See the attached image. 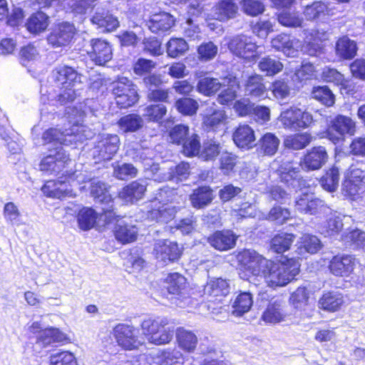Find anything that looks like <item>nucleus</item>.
I'll return each instance as SVG.
<instances>
[{
  "label": "nucleus",
  "mask_w": 365,
  "mask_h": 365,
  "mask_svg": "<svg viewBox=\"0 0 365 365\" xmlns=\"http://www.w3.org/2000/svg\"><path fill=\"white\" fill-rule=\"evenodd\" d=\"M66 113L72 124L69 128L61 131L58 128L46 130L42 136L45 145H53L54 148L48 147L50 153L40 162V170L49 174H58L71 163L68 154L62 145H77L91 138L94 133L85 125L81 124L83 113L75 108H67Z\"/></svg>",
  "instance_id": "1"
},
{
  "label": "nucleus",
  "mask_w": 365,
  "mask_h": 365,
  "mask_svg": "<svg viewBox=\"0 0 365 365\" xmlns=\"http://www.w3.org/2000/svg\"><path fill=\"white\" fill-rule=\"evenodd\" d=\"M52 77L56 86L60 90L56 96V101L61 105L73 102L76 98L73 87L80 81L77 71L70 66H58L53 71Z\"/></svg>",
  "instance_id": "2"
},
{
  "label": "nucleus",
  "mask_w": 365,
  "mask_h": 365,
  "mask_svg": "<svg viewBox=\"0 0 365 365\" xmlns=\"http://www.w3.org/2000/svg\"><path fill=\"white\" fill-rule=\"evenodd\" d=\"M299 272V264L294 258L287 259L284 262L274 263L272 261L265 281L272 288L284 287L291 282Z\"/></svg>",
  "instance_id": "3"
},
{
  "label": "nucleus",
  "mask_w": 365,
  "mask_h": 365,
  "mask_svg": "<svg viewBox=\"0 0 365 365\" xmlns=\"http://www.w3.org/2000/svg\"><path fill=\"white\" fill-rule=\"evenodd\" d=\"M141 329L149 342L156 345L168 344L173 337L174 330L167 327L165 319H145Z\"/></svg>",
  "instance_id": "4"
},
{
  "label": "nucleus",
  "mask_w": 365,
  "mask_h": 365,
  "mask_svg": "<svg viewBox=\"0 0 365 365\" xmlns=\"http://www.w3.org/2000/svg\"><path fill=\"white\" fill-rule=\"evenodd\" d=\"M113 93L121 108L133 106L138 101L137 86L127 77H120L113 83Z\"/></svg>",
  "instance_id": "5"
},
{
  "label": "nucleus",
  "mask_w": 365,
  "mask_h": 365,
  "mask_svg": "<svg viewBox=\"0 0 365 365\" xmlns=\"http://www.w3.org/2000/svg\"><path fill=\"white\" fill-rule=\"evenodd\" d=\"M119 144V137L115 134L99 135L91 150V155L96 162L109 160L116 154Z\"/></svg>",
  "instance_id": "6"
},
{
  "label": "nucleus",
  "mask_w": 365,
  "mask_h": 365,
  "mask_svg": "<svg viewBox=\"0 0 365 365\" xmlns=\"http://www.w3.org/2000/svg\"><path fill=\"white\" fill-rule=\"evenodd\" d=\"M237 259L245 270L250 272L253 276L263 277L264 279L269 266L272 264V261L267 259L251 250H245L240 252Z\"/></svg>",
  "instance_id": "7"
},
{
  "label": "nucleus",
  "mask_w": 365,
  "mask_h": 365,
  "mask_svg": "<svg viewBox=\"0 0 365 365\" xmlns=\"http://www.w3.org/2000/svg\"><path fill=\"white\" fill-rule=\"evenodd\" d=\"M258 48L252 37L246 35L236 36L229 43V48L235 55L249 62L256 61L258 58Z\"/></svg>",
  "instance_id": "8"
},
{
  "label": "nucleus",
  "mask_w": 365,
  "mask_h": 365,
  "mask_svg": "<svg viewBox=\"0 0 365 365\" xmlns=\"http://www.w3.org/2000/svg\"><path fill=\"white\" fill-rule=\"evenodd\" d=\"M356 133V123L349 117L337 115L330 120L327 137L333 143L340 142L345 135H354Z\"/></svg>",
  "instance_id": "9"
},
{
  "label": "nucleus",
  "mask_w": 365,
  "mask_h": 365,
  "mask_svg": "<svg viewBox=\"0 0 365 365\" xmlns=\"http://www.w3.org/2000/svg\"><path fill=\"white\" fill-rule=\"evenodd\" d=\"M91 194L96 202L102 204V217L107 222H111L115 216L113 200L108 192L106 185L99 180H93L91 182Z\"/></svg>",
  "instance_id": "10"
},
{
  "label": "nucleus",
  "mask_w": 365,
  "mask_h": 365,
  "mask_svg": "<svg viewBox=\"0 0 365 365\" xmlns=\"http://www.w3.org/2000/svg\"><path fill=\"white\" fill-rule=\"evenodd\" d=\"M113 334L118 344L124 349L133 350L142 344L139 331L133 326L118 324L113 328Z\"/></svg>",
  "instance_id": "11"
},
{
  "label": "nucleus",
  "mask_w": 365,
  "mask_h": 365,
  "mask_svg": "<svg viewBox=\"0 0 365 365\" xmlns=\"http://www.w3.org/2000/svg\"><path fill=\"white\" fill-rule=\"evenodd\" d=\"M76 32V29L73 24L61 22L53 27L47 40L53 47L66 46L72 41Z\"/></svg>",
  "instance_id": "12"
},
{
  "label": "nucleus",
  "mask_w": 365,
  "mask_h": 365,
  "mask_svg": "<svg viewBox=\"0 0 365 365\" xmlns=\"http://www.w3.org/2000/svg\"><path fill=\"white\" fill-rule=\"evenodd\" d=\"M287 317L285 302L280 298H272L268 302L261 316L265 324H276L284 322Z\"/></svg>",
  "instance_id": "13"
},
{
  "label": "nucleus",
  "mask_w": 365,
  "mask_h": 365,
  "mask_svg": "<svg viewBox=\"0 0 365 365\" xmlns=\"http://www.w3.org/2000/svg\"><path fill=\"white\" fill-rule=\"evenodd\" d=\"M153 253L158 260L166 264L178 260L181 255V250L176 242L159 240L155 243Z\"/></svg>",
  "instance_id": "14"
},
{
  "label": "nucleus",
  "mask_w": 365,
  "mask_h": 365,
  "mask_svg": "<svg viewBox=\"0 0 365 365\" xmlns=\"http://www.w3.org/2000/svg\"><path fill=\"white\" fill-rule=\"evenodd\" d=\"M91 51L88 54L93 61L99 66L105 65L113 57V50L110 44L101 38H93L90 42Z\"/></svg>",
  "instance_id": "15"
},
{
  "label": "nucleus",
  "mask_w": 365,
  "mask_h": 365,
  "mask_svg": "<svg viewBox=\"0 0 365 365\" xmlns=\"http://www.w3.org/2000/svg\"><path fill=\"white\" fill-rule=\"evenodd\" d=\"M112 219L113 220L111 223L114 221L116 222V225L114 228V235L118 241L123 244H126L132 242L136 240L138 229L135 225H130L124 220L119 219V216L115 214ZM105 222L107 224L106 221ZM109 224H110V222H109Z\"/></svg>",
  "instance_id": "16"
},
{
  "label": "nucleus",
  "mask_w": 365,
  "mask_h": 365,
  "mask_svg": "<svg viewBox=\"0 0 365 365\" xmlns=\"http://www.w3.org/2000/svg\"><path fill=\"white\" fill-rule=\"evenodd\" d=\"M327 158L328 155L324 147H314L304 155L300 165L302 169L307 171L319 170L326 163Z\"/></svg>",
  "instance_id": "17"
},
{
  "label": "nucleus",
  "mask_w": 365,
  "mask_h": 365,
  "mask_svg": "<svg viewBox=\"0 0 365 365\" xmlns=\"http://www.w3.org/2000/svg\"><path fill=\"white\" fill-rule=\"evenodd\" d=\"M301 165L299 163H289L281 166V181L288 187L299 189L304 185V180L300 175Z\"/></svg>",
  "instance_id": "18"
},
{
  "label": "nucleus",
  "mask_w": 365,
  "mask_h": 365,
  "mask_svg": "<svg viewBox=\"0 0 365 365\" xmlns=\"http://www.w3.org/2000/svg\"><path fill=\"white\" fill-rule=\"evenodd\" d=\"M238 13V6L233 0H220L212 7L211 16L220 21L235 19Z\"/></svg>",
  "instance_id": "19"
},
{
  "label": "nucleus",
  "mask_w": 365,
  "mask_h": 365,
  "mask_svg": "<svg viewBox=\"0 0 365 365\" xmlns=\"http://www.w3.org/2000/svg\"><path fill=\"white\" fill-rule=\"evenodd\" d=\"M145 180L139 179L125 186L119 192L118 196L125 202L135 203L140 200L146 190Z\"/></svg>",
  "instance_id": "20"
},
{
  "label": "nucleus",
  "mask_w": 365,
  "mask_h": 365,
  "mask_svg": "<svg viewBox=\"0 0 365 365\" xmlns=\"http://www.w3.org/2000/svg\"><path fill=\"white\" fill-rule=\"evenodd\" d=\"M267 89L264 78L258 74L248 77L245 84V94L252 99H264L267 97Z\"/></svg>",
  "instance_id": "21"
},
{
  "label": "nucleus",
  "mask_w": 365,
  "mask_h": 365,
  "mask_svg": "<svg viewBox=\"0 0 365 365\" xmlns=\"http://www.w3.org/2000/svg\"><path fill=\"white\" fill-rule=\"evenodd\" d=\"M271 43L274 48L283 52L289 57L297 56L300 46L298 40L292 38L290 36L284 34L277 35Z\"/></svg>",
  "instance_id": "22"
},
{
  "label": "nucleus",
  "mask_w": 365,
  "mask_h": 365,
  "mask_svg": "<svg viewBox=\"0 0 365 365\" xmlns=\"http://www.w3.org/2000/svg\"><path fill=\"white\" fill-rule=\"evenodd\" d=\"M235 144L241 149L250 150L255 146L253 129L248 125H239L232 135Z\"/></svg>",
  "instance_id": "23"
},
{
  "label": "nucleus",
  "mask_w": 365,
  "mask_h": 365,
  "mask_svg": "<svg viewBox=\"0 0 365 365\" xmlns=\"http://www.w3.org/2000/svg\"><path fill=\"white\" fill-rule=\"evenodd\" d=\"M355 259L351 255L335 256L329 263L331 272L336 276H348L354 270Z\"/></svg>",
  "instance_id": "24"
},
{
  "label": "nucleus",
  "mask_w": 365,
  "mask_h": 365,
  "mask_svg": "<svg viewBox=\"0 0 365 365\" xmlns=\"http://www.w3.org/2000/svg\"><path fill=\"white\" fill-rule=\"evenodd\" d=\"M43 193L49 197L61 199L66 196H71L72 190L66 180H48L43 185Z\"/></svg>",
  "instance_id": "25"
},
{
  "label": "nucleus",
  "mask_w": 365,
  "mask_h": 365,
  "mask_svg": "<svg viewBox=\"0 0 365 365\" xmlns=\"http://www.w3.org/2000/svg\"><path fill=\"white\" fill-rule=\"evenodd\" d=\"M236 240L237 236L230 230L217 231L208 238L210 245L220 251L232 249Z\"/></svg>",
  "instance_id": "26"
},
{
  "label": "nucleus",
  "mask_w": 365,
  "mask_h": 365,
  "mask_svg": "<svg viewBox=\"0 0 365 365\" xmlns=\"http://www.w3.org/2000/svg\"><path fill=\"white\" fill-rule=\"evenodd\" d=\"M174 23L173 16L166 12H160L153 14L147 24L153 33L161 34L170 30Z\"/></svg>",
  "instance_id": "27"
},
{
  "label": "nucleus",
  "mask_w": 365,
  "mask_h": 365,
  "mask_svg": "<svg viewBox=\"0 0 365 365\" xmlns=\"http://www.w3.org/2000/svg\"><path fill=\"white\" fill-rule=\"evenodd\" d=\"M280 140L272 133H264L255 144L259 155L273 156L278 150Z\"/></svg>",
  "instance_id": "28"
},
{
  "label": "nucleus",
  "mask_w": 365,
  "mask_h": 365,
  "mask_svg": "<svg viewBox=\"0 0 365 365\" xmlns=\"http://www.w3.org/2000/svg\"><path fill=\"white\" fill-rule=\"evenodd\" d=\"M189 199L194 208L203 209L213 200V190L209 186H200L193 190Z\"/></svg>",
  "instance_id": "29"
},
{
  "label": "nucleus",
  "mask_w": 365,
  "mask_h": 365,
  "mask_svg": "<svg viewBox=\"0 0 365 365\" xmlns=\"http://www.w3.org/2000/svg\"><path fill=\"white\" fill-rule=\"evenodd\" d=\"M150 209L148 211V218L155 220L158 222L168 223L172 220L176 214V209L174 206L168 204L150 205Z\"/></svg>",
  "instance_id": "30"
},
{
  "label": "nucleus",
  "mask_w": 365,
  "mask_h": 365,
  "mask_svg": "<svg viewBox=\"0 0 365 365\" xmlns=\"http://www.w3.org/2000/svg\"><path fill=\"white\" fill-rule=\"evenodd\" d=\"M66 339L65 334L56 328L44 329L36 336V346L46 348L55 342H62Z\"/></svg>",
  "instance_id": "31"
},
{
  "label": "nucleus",
  "mask_w": 365,
  "mask_h": 365,
  "mask_svg": "<svg viewBox=\"0 0 365 365\" xmlns=\"http://www.w3.org/2000/svg\"><path fill=\"white\" fill-rule=\"evenodd\" d=\"M297 246L296 252L298 255L304 257L307 253L312 255L319 251L322 248V242L317 237L307 234L301 237Z\"/></svg>",
  "instance_id": "32"
},
{
  "label": "nucleus",
  "mask_w": 365,
  "mask_h": 365,
  "mask_svg": "<svg viewBox=\"0 0 365 365\" xmlns=\"http://www.w3.org/2000/svg\"><path fill=\"white\" fill-rule=\"evenodd\" d=\"M176 338L179 347L183 351L192 353L195 350L198 339L193 331L187 330L183 327L178 328Z\"/></svg>",
  "instance_id": "33"
},
{
  "label": "nucleus",
  "mask_w": 365,
  "mask_h": 365,
  "mask_svg": "<svg viewBox=\"0 0 365 365\" xmlns=\"http://www.w3.org/2000/svg\"><path fill=\"white\" fill-rule=\"evenodd\" d=\"M252 304V294L250 292H240L232 302V314L235 317H241L250 310Z\"/></svg>",
  "instance_id": "34"
},
{
  "label": "nucleus",
  "mask_w": 365,
  "mask_h": 365,
  "mask_svg": "<svg viewBox=\"0 0 365 365\" xmlns=\"http://www.w3.org/2000/svg\"><path fill=\"white\" fill-rule=\"evenodd\" d=\"M344 303L343 297L336 292L324 293L319 299V307L328 312L337 311Z\"/></svg>",
  "instance_id": "35"
},
{
  "label": "nucleus",
  "mask_w": 365,
  "mask_h": 365,
  "mask_svg": "<svg viewBox=\"0 0 365 365\" xmlns=\"http://www.w3.org/2000/svg\"><path fill=\"white\" fill-rule=\"evenodd\" d=\"M225 85V80L221 82L220 79L212 77H204L197 81V91L205 96L215 95L222 87Z\"/></svg>",
  "instance_id": "36"
},
{
  "label": "nucleus",
  "mask_w": 365,
  "mask_h": 365,
  "mask_svg": "<svg viewBox=\"0 0 365 365\" xmlns=\"http://www.w3.org/2000/svg\"><path fill=\"white\" fill-rule=\"evenodd\" d=\"M227 115L223 110H214L211 113H206L202 118L204 128L207 130H215L225 125Z\"/></svg>",
  "instance_id": "37"
},
{
  "label": "nucleus",
  "mask_w": 365,
  "mask_h": 365,
  "mask_svg": "<svg viewBox=\"0 0 365 365\" xmlns=\"http://www.w3.org/2000/svg\"><path fill=\"white\" fill-rule=\"evenodd\" d=\"M229 292V284L222 278L211 279L204 287V294L210 297L226 296Z\"/></svg>",
  "instance_id": "38"
},
{
  "label": "nucleus",
  "mask_w": 365,
  "mask_h": 365,
  "mask_svg": "<svg viewBox=\"0 0 365 365\" xmlns=\"http://www.w3.org/2000/svg\"><path fill=\"white\" fill-rule=\"evenodd\" d=\"M283 64L275 56H265L262 58L258 63L259 71L267 76H273L283 69Z\"/></svg>",
  "instance_id": "39"
},
{
  "label": "nucleus",
  "mask_w": 365,
  "mask_h": 365,
  "mask_svg": "<svg viewBox=\"0 0 365 365\" xmlns=\"http://www.w3.org/2000/svg\"><path fill=\"white\" fill-rule=\"evenodd\" d=\"M91 21L93 24L98 25V27L103 28L106 31H113L119 24L115 17L104 10L96 11L92 17Z\"/></svg>",
  "instance_id": "40"
},
{
  "label": "nucleus",
  "mask_w": 365,
  "mask_h": 365,
  "mask_svg": "<svg viewBox=\"0 0 365 365\" xmlns=\"http://www.w3.org/2000/svg\"><path fill=\"white\" fill-rule=\"evenodd\" d=\"M48 26V16L42 11L33 14L27 20L26 26L32 34H38L46 29Z\"/></svg>",
  "instance_id": "41"
},
{
  "label": "nucleus",
  "mask_w": 365,
  "mask_h": 365,
  "mask_svg": "<svg viewBox=\"0 0 365 365\" xmlns=\"http://www.w3.org/2000/svg\"><path fill=\"white\" fill-rule=\"evenodd\" d=\"M336 51L338 56L344 59L354 58L357 51V46L354 41L346 36L339 38L336 44Z\"/></svg>",
  "instance_id": "42"
},
{
  "label": "nucleus",
  "mask_w": 365,
  "mask_h": 365,
  "mask_svg": "<svg viewBox=\"0 0 365 365\" xmlns=\"http://www.w3.org/2000/svg\"><path fill=\"white\" fill-rule=\"evenodd\" d=\"M98 217L97 212L91 207H83L77 215L78 227L83 231L91 230L95 225Z\"/></svg>",
  "instance_id": "43"
},
{
  "label": "nucleus",
  "mask_w": 365,
  "mask_h": 365,
  "mask_svg": "<svg viewBox=\"0 0 365 365\" xmlns=\"http://www.w3.org/2000/svg\"><path fill=\"white\" fill-rule=\"evenodd\" d=\"M294 240L295 236L293 234L279 233L272 239L271 249L276 253H283L290 248Z\"/></svg>",
  "instance_id": "44"
},
{
  "label": "nucleus",
  "mask_w": 365,
  "mask_h": 365,
  "mask_svg": "<svg viewBox=\"0 0 365 365\" xmlns=\"http://www.w3.org/2000/svg\"><path fill=\"white\" fill-rule=\"evenodd\" d=\"M312 136L307 133L290 135L286 137L284 145L287 148L297 150L307 147L312 141Z\"/></svg>",
  "instance_id": "45"
},
{
  "label": "nucleus",
  "mask_w": 365,
  "mask_h": 365,
  "mask_svg": "<svg viewBox=\"0 0 365 365\" xmlns=\"http://www.w3.org/2000/svg\"><path fill=\"white\" fill-rule=\"evenodd\" d=\"M304 14L307 20H316L323 19L329 15V9L322 1H315L305 6Z\"/></svg>",
  "instance_id": "46"
},
{
  "label": "nucleus",
  "mask_w": 365,
  "mask_h": 365,
  "mask_svg": "<svg viewBox=\"0 0 365 365\" xmlns=\"http://www.w3.org/2000/svg\"><path fill=\"white\" fill-rule=\"evenodd\" d=\"M228 86L223 89L217 96V101L220 104L228 105L237 98L239 83L235 78H230Z\"/></svg>",
  "instance_id": "47"
},
{
  "label": "nucleus",
  "mask_w": 365,
  "mask_h": 365,
  "mask_svg": "<svg viewBox=\"0 0 365 365\" xmlns=\"http://www.w3.org/2000/svg\"><path fill=\"white\" fill-rule=\"evenodd\" d=\"M3 215L6 222L11 226H19L22 224L21 213L13 202L4 205Z\"/></svg>",
  "instance_id": "48"
},
{
  "label": "nucleus",
  "mask_w": 365,
  "mask_h": 365,
  "mask_svg": "<svg viewBox=\"0 0 365 365\" xmlns=\"http://www.w3.org/2000/svg\"><path fill=\"white\" fill-rule=\"evenodd\" d=\"M166 50L168 56L175 58L184 55L188 50V45L182 38H172L166 44Z\"/></svg>",
  "instance_id": "49"
},
{
  "label": "nucleus",
  "mask_w": 365,
  "mask_h": 365,
  "mask_svg": "<svg viewBox=\"0 0 365 365\" xmlns=\"http://www.w3.org/2000/svg\"><path fill=\"white\" fill-rule=\"evenodd\" d=\"M339 182V170L336 166L330 168L320 181L322 187L330 192H334L337 189Z\"/></svg>",
  "instance_id": "50"
},
{
  "label": "nucleus",
  "mask_w": 365,
  "mask_h": 365,
  "mask_svg": "<svg viewBox=\"0 0 365 365\" xmlns=\"http://www.w3.org/2000/svg\"><path fill=\"white\" fill-rule=\"evenodd\" d=\"M127 155L135 163L139 162L149 165L152 160L153 152L150 148H145L137 145L127 151Z\"/></svg>",
  "instance_id": "51"
},
{
  "label": "nucleus",
  "mask_w": 365,
  "mask_h": 365,
  "mask_svg": "<svg viewBox=\"0 0 365 365\" xmlns=\"http://www.w3.org/2000/svg\"><path fill=\"white\" fill-rule=\"evenodd\" d=\"M118 125L125 133L135 132L143 126V120L136 114H129L120 118Z\"/></svg>",
  "instance_id": "52"
},
{
  "label": "nucleus",
  "mask_w": 365,
  "mask_h": 365,
  "mask_svg": "<svg viewBox=\"0 0 365 365\" xmlns=\"http://www.w3.org/2000/svg\"><path fill=\"white\" fill-rule=\"evenodd\" d=\"M166 288L170 294H179L185 289L186 279L178 273L170 274L165 279Z\"/></svg>",
  "instance_id": "53"
},
{
  "label": "nucleus",
  "mask_w": 365,
  "mask_h": 365,
  "mask_svg": "<svg viewBox=\"0 0 365 365\" xmlns=\"http://www.w3.org/2000/svg\"><path fill=\"white\" fill-rule=\"evenodd\" d=\"M182 357V353L177 349H168L162 351L155 358V365H175Z\"/></svg>",
  "instance_id": "54"
},
{
  "label": "nucleus",
  "mask_w": 365,
  "mask_h": 365,
  "mask_svg": "<svg viewBox=\"0 0 365 365\" xmlns=\"http://www.w3.org/2000/svg\"><path fill=\"white\" fill-rule=\"evenodd\" d=\"M299 114V108L290 107L281 113L279 120L284 128L294 130V127L298 125L296 120Z\"/></svg>",
  "instance_id": "55"
},
{
  "label": "nucleus",
  "mask_w": 365,
  "mask_h": 365,
  "mask_svg": "<svg viewBox=\"0 0 365 365\" xmlns=\"http://www.w3.org/2000/svg\"><path fill=\"white\" fill-rule=\"evenodd\" d=\"M181 145L182 146V153L187 157H193L200 153V138L194 132Z\"/></svg>",
  "instance_id": "56"
},
{
  "label": "nucleus",
  "mask_w": 365,
  "mask_h": 365,
  "mask_svg": "<svg viewBox=\"0 0 365 365\" xmlns=\"http://www.w3.org/2000/svg\"><path fill=\"white\" fill-rule=\"evenodd\" d=\"M302 51L310 56H319L324 52V46L319 38L312 36L309 38L307 36L302 47Z\"/></svg>",
  "instance_id": "57"
},
{
  "label": "nucleus",
  "mask_w": 365,
  "mask_h": 365,
  "mask_svg": "<svg viewBox=\"0 0 365 365\" xmlns=\"http://www.w3.org/2000/svg\"><path fill=\"white\" fill-rule=\"evenodd\" d=\"M192 133L187 125L178 124L170 129L169 136L173 143L181 145Z\"/></svg>",
  "instance_id": "58"
},
{
  "label": "nucleus",
  "mask_w": 365,
  "mask_h": 365,
  "mask_svg": "<svg viewBox=\"0 0 365 365\" xmlns=\"http://www.w3.org/2000/svg\"><path fill=\"white\" fill-rule=\"evenodd\" d=\"M312 98L327 106L334 103V96L327 86L314 87L312 92Z\"/></svg>",
  "instance_id": "59"
},
{
  "label": "nucleus",
  "mask_w": 365,
  "mask_h": 365,
  "mask_svg": "<svg viewBox=\"0 0 365 365\" xmlns=\"http://www.w3.org/2000/svg\"><path fill=\"white\" fill-rule=\"evenodd\" d=\"M291 218L290 210L279 205L274 206L269 211L267 220L277 225H283Z\"/></svg>",
  "instance_id": "60"
},
{
  "label": "nucleus",
  "mask_w": 365,
  "mask_h": 365,
  "mask_svg": "<svg viewBox=\"0 0 365 365\" xmlns=\"http://www.w3.org/2000/svg\"><path fill=\"white\" fill-rule=\"evenodd\" d=\"M190 175V165L182 162L174 168H171L169 172L168 179L178 182L185 180Z\"/></svg>",
  "instance_id": "61"
},
{
  "label": "nucleus",
  "mask_w": 365,
  "mask_h": 365,
  "mask_svg": "<svg viewBox=\"0 0 365 365\" xmlns=\"http://www.w3.org/2000/svg\"><path fill=\"white\" fill-rule=\"evenodd\" d=\"M175 196V190L169 187H163L158 190L155 198L150 201V205L157 207L158 205L168 204L174 200Z\"/></svg>",
  "instance_id": "62"
},
{
  "label": "nucleus",
  "mask_w": 365,
  "mask_h": 365,
  "mask_svg": "<svg viewBox=\"0 0 365 365\" xmlns=\"http://www.w3.org/2000/svg\"><path fill=\"white\" fill-rule=\"evenodd\" d=\"M277 19L280 24L287 27H300L303 22V19L297 13L288 11L279 13Z\"/></svg>",
  "instance_id": "63"
},
{
  "label": "nucleus",
  "mask_w": 365,
  "mask_h": 365,
  "mask_svg": "<svg viewBox=\"0 0 365 365\" xmlns=\"http://www.w3.org/2000/svg\"><path fill=\"white\" fill-rule=\"evenodd\" d=\"M177 110L183 115H192L196 113L199 105L198 103L190 98L178 99L175 102Z\"/></svg>",
  "instance_id": "64"
}]
</instances>
